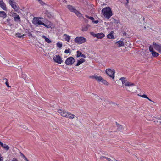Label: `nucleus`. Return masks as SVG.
<instances>
[{
	"instance_id": "nucleus-1",
	"label": "nucleus",
	"mask_w": 161,
	"mask_h": 161,
	"mask_svg": "<svg viewBox=\"0 0 161 161\" xmlns=\"http://www.w3.org/2000/svg\"><path fill=\"white\" fill-rule=\"evenodd\" d=\"M58 112L60 113V114L62 116L67 118H68L70 119H73L75 118V116L71 113L66 111L64 110L59 109Z\"/></svg>"
},
{
	"instance_id": "nucleus-2",
	"label": "nucleus",
	"mask_w": 161,
	"mask_h": 161,
	"mask_svg": "<svg viewBox=\"0 0 161 161\" xmlns=\"http://www.w3.org/2000/svg\"><path fill=\"white\" fill-rule=\"evenodd\" d=\"M41 19L42 18L41 17H34L32 20V23L36 26H38L39 25H42L45 26L47 28H51L50 26L46 25V24L43 23L42 21H41L40 20V19Z\"/></svg>"
},
{
	"instance_id": "nucleus-3",
	"label": "nucleus",
	"mask_w": 161,
	"mask_h": 161,
	"mask_svg": "<svg viewBox=\"0 0 161 161\" xmlns=\"http://www.w3.org/2000/svg\"><path fill=\"white\" fill-rule=\"evenodd\" d=\"M102 12L104 16L108 19H109L112 15V12L109 7L104 8L102 9Z\"/></svg>"
},
{
	"instance_id": "nucleus-4",
	"label": "nucleus",
	"mask_w": 161,
	"mask_h": 161,
	"mask_svg": "<svg viewBox=\"0 0 161 161\" xmlns=\"http://www.w3.org/2000/svg\"><path fill=\"white\" fill-rule=\"evenodd\" d=\"M127 86L128 88H126L127 90L131 92H135L137 89V86L131 82H130L129 84H128Z\"/></svg>"
},
{
	"instance_id": "nucleus-5",
	"label": "nucleus",
	"mask_w": 161,
	"mask_h": 161,
	"mask_svg": "<svg viewBox=\"0 0 161 161\" xmlns=\"http://www.w3.org/2000/svg\"><path fill=\"white\" fill-rule=\"evenodd\" d=\"M86 39L83 37H77L74 39L75 42L79 44H81L85 42Z\"/></svg>"
},
{
	"instance_id": "nucleus-6",
	"label": "nucleus",
	"mask_w": 161,
	"mask_h": 161,
	"mask_svg": "<svg viewBox=\"0 0 161 161\" xmlns=\"http://www.w3.org/2000/svg\"><path fill=\"white\" fill-rule=\"evenodd\" d=\"M106 73L109 75L113 79L114 78V74L115 71L114 69H108L106 70Z\"/></svg>"
},
{
	"instance_id": "nucleus-7",
	"label": "nucleus",
	"mask_w": 161,
	"mask_h": 161,
	"mask_svg": "<svg viewBox=\"0 0 161 161\" xmlns=\"http://www.w3.org/2000/svg\"><path fill=\"white\" fill-rule=\"evenodd\" d=\"M67 8L71 12L75 13L77 16L80 17L81 16V14L72 6L68 5Z\"/></svg>"
},
{
	"instance_id": "nucleus-8",
	"label": "nucleus",
	"mask_w": 161,
	"mask_h": 161,
	"mask_svg": "<svg viewBox=\"0 0 161 161\" xmlns=\"http://www.w3.org/2000/svg\"><path fill=\"white\" fill-rule=\"evenodd\" d=\"M75 61V59L72 57L68 58L65 60V64L68 65H71Z\"/></svg>"
},
{
	"instance_id": "nucleus-9",
	"label": "nucleus",
	"mask_w": 161,
	"mask_h": 161,
	"mask_svg": "<svg viewBox=\"0 0 161 161\" xmlns=\"http://www.w3.org/2000/svg\"><path fill=\"white\" fill-rule=\"evenodd\" d=\"M53 59L54 62L59 64H61L63 62L61 57L59 55H54Z\"/></svg>"
},
{
	"instance_id": "nucleus-10",
	"label": "nucleus",
	"mask_w": 161,
	"mask_h": 161,
	"mask_svg": "<svg viewBox=\"0 0 161 161\" xmlns=\"http://www.w3.org/2000/svg\"><path fill=\"white\" fill-rule=\"evenodd\" d=\"M154 48L153 47L152 45H150L149 47V50L150 52H151V54H152V56L154 57H158L159 54L155 51L154 50Z\"/></svg>"
},
{
	"instance_id": "nucleus-11",
	"label": "nucleus",
	"mask_w": 161,
	"mask_h": 161,
	"mask_svg": "<svg viewBox=\"0 0 161 161\" xmlns=\"http://www.w3.org/2000/svg\"><path fill=\"white\" fill-rule=\"evenodd\" d=\"M152 45L153 47L156 51H158L161 53V44L157 43L155 42H153Z\"/></svg>"
},
{
	"instance_id": "nucleus-12",
	"label": "nucleus",
	"mask_w": 161,
	"mask_h": 161,
	"mask_svg": "<svg viewBox=\"0 0 161 161\" xmlns=\"http://www.w3.org/2000/svg\"><path fill=\"white\" fill-rule=\"evenodd\" d=\"M9 3L12 8L16 11H17L18 10V7L17 6L16 3L14 1V0H8Z\"/></svg>"
},
{
	"instance_id": "nucleus-13",
	"label": "nucleus",
	"mask_w": 161,
	"mask_h": 161,
	"mask_svg": "<svg viewBox=\"0 0 161 161\" xmlns=\"http://www.w3.org/2000/svg\"><path fill=\"white\" fill-rule=\"evenodd\" d=\"M125 78L124 77H121L120 79V80H122V82L123 84H124L125 86H128V84H129L130 82L127 81L125 80Z\"/></svg>"
},
{
	"instance_id": "nucleus-14",
	"label": "nucleus",
	"mask_w": 161,
	"mask_h": 161,
	"mask_svg": "<svg viewBox=\"0 0 161 161\" xmlns=\"http://www.w3.org/2000/svg\"><path fill=\"white\" fill-rule=\"evenodd\" d=\"M0 7L4 10H6L7 8L5 4L3 1V0H0Z\"/></svg>"
},
{
	"instance_id": "nucleus-15",
	"label": "nucleus",
	"mask_w": 161,
	"mask_h": 161,
	"mask_svg": "<svg viewBox=\"0 0 161 161\" xmlns=\"http://www.w3.org/2000/svg\"><path fill=\"white\" fill-rule=\"evenodd\" d=\"M95 35V37L98 39H102L105 36L104 34L102 33L96 34Z\"/></svg>"
},
{
	"instance_id": "nucleus-16",
	"label": "nucleus",
	"mask_w": 161,
	"mask_h": 161,
	"mask_svg": "<svg viewBox=\"0 0 161 161\" xmlns=\"http://www.w3.org/2000/svg\"><path fill=\"white\" fill-rule=\"evenodd\" d=\"M0 145L4 149L6 150H8L9 149V147L6 144H3L2 142L0 141Z\"/></svg>"
},
{
	"instance_id": "nucleus-17",
	"label": "nucleus",
	"mask_w": 161,
	"mask_h": 161,
	"mask_svg": "<svg viewBox=\"0 0 161 161\" xmlns=\"http://www.w3.org/2000/svg\"><path fill=\"white\" fill-rule=\"evenodd\" d=\"M63 36L64 37V39L65 41L69 42H70V40L71 38V37L70 36L66 34H64V35Z\"/></svg>"
},
{
	"instance_id": "nucleus-18",
	"label": "nucleus",
	"mask_w": 161,
	"mask_h": 161,
	"mask_svg": "<svg viewBox=\"0 0 161 161\" xmlns=\"http://www.w3.org/2000/svg\"><path fill=\"white\" fill-rule=\"evenodd\" d=\"M13 14L15 15V17L14 18V20L16 21H20V17L17 14V13H14Z\"/></svg>"
},
{
	"instance_id": "nucleus-19",
	"label": "nucleus",
	"mask_w": 161,
	"mask_h": 161,
	"mask_svg": "<svg viewBox=\"0 0 161 161\" xmlns=\"http://www.w3.org/2000/svg\"><path fill=\"white\" fill-rule=\"evenodd\" d=\"M92 78L95 79L98 82H100L102 77L101 76H97L96 75L92 76L91 77Z\"/></svg>"
},
{
	"instance_id": "nucleus-20",
	"label": "nucleus",
	"mask_w": 161,
	"mask_h": 161,
	"mask_svg": "<svg viewBox=\"0 0 161 161\" xmlns=\"http://www.w3.org/2000/svg\"><path fill=\"white\" fill-rule=\"evenodd\" d=\"M114 32L112 31L110 32V33L107 35V37L108 38L110 39H113L114 38V36L113 35V33Z\"/></svg>"
},
{
	"instance_id": "nucleus-21",
	"label": "nucleus",
	"mask_w": 161,
	"mask_h": 161,
	"mask_svg": "<svg viewBox=\"0 0 161 161\" xmlns=\"http://www.w3.org/2000/svg\"><path fill=\"white\" fill-rule=\"evenodd\" d=\"M77 55L76 56L77 57H79L80 56H81L82 57L86 58V57L85 56L82 54L81 52H80L79 51H77Z\"/></svg>"
},
{
	"instance_id": "nucleus-22",
	"label": "nucleus",
	"mask_w": 161,
	"mask_h": 161,
	"mask_svg": "<svg viewBox=\"0 0 161 161\" xmlns=\"http://www.w3.org/2000/svg\"><path fill=\"white\" fill-rule=\"evenodd\" d=\"M85 60L84 58H81L80 60H78V62L76 64V66H78L81 64L85 62Z\"/></svg>"
},
{
	"instance_id": "nucleus-23",
	"label": "nucleus",
	"mask_w": 161,
	"mask_h": 161,
	"mask_svg": "<svg viewBox=\"0 0 161 161\" xmlns=\"http://www.w3.org/2000/svg\"><path fill=\"white\" fill-rule=\"evenodd\" d=\"M89 25H84L82 27L81 30L83 31H87L88 28L90 27Z\"/></svg>"
},
{
	"instance_id": "nucleus-24",
	"label": "nucleus",
	"mask_w": 161,
	"mask_h": 161,
	"mask_svg": "<svg viewBox=\"0 0 161 161\" xmlns=\"http://www.w3.org/2000/svg\"><path fill=\"white\" fill-rule=\"evenodd\" d=\"M116 44H118V46L119 47L123 46L124 45V43L121 40L117 42Z\"/></svg>"
},
{
	"instance_id": "nucleus-25",
	"label": "nucleus",
	"mask_w": 161,
	"mask_h": 161,
	"mask_svg": "<svg viewBox=\"0 0 161 161\" xmlns=\"http://www.w3.org/2000/svg\"><path fill=\"white\" fill-rule=\"evenodd\" d=\"M42 37L44 39L45 41L47 43H50L52 42L50 40V39L46 37L45 36L43 35Z\"/></svg>"
},
{
	"instance_id": "nucleus-26",
	"label": "nucleus",
	"mask_w": 161,
	"mask_h": 161,
	"mask_svg": "<svg viewBox=\"0 0 161 161\" xmlns=\"http://www.w3.org/2000/svg\"><path fill=\"white\" fill-rule=\"evenodd\" d=\"M116 125H117V127H118L117 129L119 131L123 129V126L122 125L119 124L117 122H116Z\"/></svg>"
},
{
	"instance_id": "nucleus-27",
	"label": "nucleus",
	"mask_w": 161,
	"mask_h": 161,
	"mask_svg": "<svg viewBox=\"0 0 161 161\" xmlns=\"http://www.w3.org/2000/svg\"><path fill=\"white\" fill-rule=\"evenodd\" d=\"M0 16L3 18H5L6 16V14L4 11L0 12Z\"/></svg>"
},
{
	"instance_id": "nucleus-28",
	"label": "nucleus",
	"mask_w": 161,
	"mask_h": 161,
	"mask_svg": "<svg viewBox=\"0 0 161 161\" xmlns=\"http://www.w3.org/2000/svg\"><path fill=\"white\" fill-rule=\"evenodd\" d=\"M4 80H5V84L6 85L7 87L8 88L10 87H11L9 86L8 83V80L6 78H4L3 79V82H4Z\"/></svg>"
},
{
	"instance_id": "nucleus-29",
	"label": "nucleus",
	"mask_w": 161,
	"mask_h": 161,
	"mask_svg": "<svg viewBox=\"0 0 161 161\" xmlns=\"http://www.w3.org/2000/svg\"><path fill=\"white\" fill-rule=\"evenodd\" d=\"M101 80L100 82H102L103 84L106 85H108L109 84V83L108 82H107L106 80H104L103 78L102 79H101Z\"/></svg>"
},
{
	"instance_id": "nucleus-30",
	"label": "nucleus",
	"mask_w": 161,
	"mask_h": 161,
	"mask_svg": "<svg viewBox=\"0 0 161 161\" xmlns=\"http://www.w3.org/2000/svg\"><path fill=\"white\" fill-rule=\"evenodd\" d=\"M16 36L19 38H23L24 36V35H22L21 34L18 33H16Z\"/></svg>"
},
{
	"instance_id": "nucleus-31",
	"label": "nucleus",
	"mask_w": 161,
	"mask_h": 161,
	"mask_svg": "<svg viewBox=\"0 0 161 161\" xmlns=\"http://www.w3.org/2000/svg\"><path fill=\"white\" fill-rule=\"evenodd\" d=\"M57 46L59 48H61L62 47V44L59 42H58L57 43Z\"/></svg>"
},
{
	"instance_id": "nucleus-32",
	"label": "nucleus",
	"mask_w": 161,
	"mask_h": 161,
	"mask_svg": "<svg viewBox=\"0 0 161 161\" xmlns=\"http://www.w3.org/2000/svg\"><path fill=\"white\" fill-rule=\"evenodd\" d=\"M86 17L92 21L94 20V18L92 17H89L87 15H86Z\"/></svg>"
},
{
	"instance_id": "nucleus-33",
	"label": "nucleus",
	"mask_w": 161,
	"mask_h": 161,
	"mask_svg": "<svg viewBox=\"0 0 161 161\" xmlns=\"http://www.w3.org/2000/svg\"><path fill=\"white\" fill-rule=\"evenodd\" d=\"M70 49H66L64 51V53H70Z\"/></svg>"
},
{
	"instance_id": "nucleus-34",
	"label": "nucleus",
	"mask_w": 161,
	"mask_h": 161,
	"mask_svg": "<svg viewBox=\"0 0 161 161\" xmlns=\"http://www.w3.org/2000/svg\"><path fill=\"white\" fill-rule=\"evenodd\" d=\"M125 45L126 46H127L128 47H130V46L131 45V44L129 42L128 43H127V42H126V43L125 44Z\"/></svg>"
},
{
	"instance_id": "nucleus-35",
	"label": "nucleus",
	"mask_w": 161,
	"mask_h": 161,
	"mask_svg": "<svg viewBox=\"0 0 161 161\" xmlns=\"http://www.w3.org/2000/svg\"><path fill=\"white\" fill-rule=\"evenodd\" d=\"M22 77L24 79H25L26 77V75H25L24 73H23V72L22 73Z\"/></svg>"
},
{
	"instance_id": "nucleus-36",
	"label": "nucleus",
	"mask_w": 161,
	"mask_h": 161,
	"mask_svg": "<svg viewBox=\"0 0 161 161\" xmlns=\"http://www.w3.org/2000/svg\"><path fill=\"white\" fill-rule=\"evenodd\" d=\"M141 97L143 98H146L147 99L148 98V97H147V96L145 94H143L142 95V96H141Z\"/></svg>"
},
{
	"instance_id": "nucleus-37",
	"label": "nucleus",
	"mask_w": 161,
	"mask_h": 161,
	"mask_svg": "<svg viewBox=\"0 0 161 161\" xmlns=\"http://www.w3.org/2000/svg\"><path fill=\"white\" fill-rule=\"evenodd\" d=\"M90 34L91 35L93 36L94 37H95V35H96V34H95L93 32H91Z\"/></svg>"
},
{
	"instance_id": "nucleus-38",
	"label": "nucleus",
	"mask_w": 161,
	"mask_h": 161,
	"mask_svg": "<svg viewBox=\"0 0 161 161\" xmlns=\"http://www.w3.org/2000/svg\"><path fill=\"white\" fill-rule=\"evenodd\" d=\"M20 155L22 156L23 158H26V157L21 152L20 153Z\"/></svg>"
},
{
	"instance_id": "nucleus-39",
	"label": "nucleus",
	"mask_w": 161,
	"mask_h": 161,
	"mask_svg": "<svg viewBox=\"0 0 161 161\" xmlns=\"http://www.w3.org/2000/svg\"><path fill=\"white\" fill-rule=\"evenodd\" d=\"M106 158V157L104 156H102L100 157V159L101 160H103V158Z\"/></svg>"
},
{
	"instance_id": "nucleus-40",
	"label": "nucleus",
	"mask_w": 161,
	"mask_h": 161,
	"mask_svg": "<svg viewBox=\"0 0 161 161\" xmlns=\"http://www.w3.org/2000/svg\"><path fill=\"white\" fill-rule=\"evenodd\" d=\"M3 157L1 154H0V161H3Z\"/></svg>"
},
{
	"instance_id": "nucleus-41",
	"label": "nucleus",
	"mask_w": 161,
	"mask_h": 161,
	"mask_svg": "<svg viewBox=\"0 0 161 161\" xmlns=\"http://www.w3.org/2000/svg\"><path fill=\"white\" fill-rule=\"evenodd\" d=\"M92 22L93 23H95V24H97V23H98V20H93L92 21Z\"/></svg>"
},
{
	"instance_id": "nucleus-42",
	"label": "nucleus",
	"mask_w": 161,
	"mask_h": 161,
	"mask_svg": "<svg viewBox=\"0 0 161 161\" xmlns=\"http://www.w3.org/2000/svg\"><path fill=\"white\" fill-rule=\"evenodd\" d=\"M11 161H18V160L16 158H14Z\"/></svg>"
},
{
	"instance_id": "nucleus-43",
	"label": "nucleus",
	"mask_w": 161,
	"mask_h": 161,
	"mask_svg": "<svg viewBox=\"0 0 161 161\" xmlns=\"http://www.w3.org/2000/svg\"><path fill=\"white\" fill-rule=\"evenodd\" d=\"M10 21V19L9 18H8L7 19V22L8 23H9Z\"/></svg>"
},
{
	"instance_id": "nucleus-44",
	"label": "nucleus",
	"mask_w": 161,
	"mask_h": 161,
	"mask_svg": "<svg viewBox=\"0 0 161 161\" xmlns=\"http://www.w3.org/2000/svg\"><path fill=\"white\" fill-rule=\"evenodd\" d=\"M126 4H127L129 3V0H126Z\"/></svg>"
},
{
	"instance_id": "nucleus-45",
	"label": "nucleus",
	"mask_w": 161,
	"mask_h": 161,
	"mask_svg": "<svg viewBox=\"0 0 161 161\" xmlns=\"http://www.w3.org/2000/svg\"><path fill=\"white\" fill-rule=\"evenodd\" d=\"M24 159L26 161H29L27 159V158L26 157Z\"/></svg>"
},
{
	"instance_id": "nucleus-46",
	"label": "nucleus",
	"mask_w": 161,
	"mask_h": 161,
	"mask_svg": "<svg viewBox=\"0 0 161 161\" xmlns=\"http://www.w3.org/2000/svg\"><path fill=\"white\" fill-rule=\"evenodd\" d=\"M147 99H148L149 101H152L148 97V98H147Z\"/></svg>"
},
{
	"instance_id": "nucleus-47",
	"label": "nucleus",
	"mask_w": 161,
	"mask_h": 161,
	"mask_svg": "<svg viewBox=\"0 0 161 161\" xmlns=\"http://www.w3.org/2000/svg\"><path fill=\"white\" fill-rule=\"evenodd\" d=\"M105 158L107 160H108V159L109 158L106 157V158Z\"/></svg>"
},
{
	"instance_id": "nucleus-48",
	"label": "nucleus",
	"mask_w": 161,
	"mask_h": 161,
	"mask_svg": "<svg viewBox=\"0 0 161 161\" xmlns=\"http://www.w3.org/2000/svg\"><path fill=\"white\" fill-rule=\"evenodd\" d=\"M105 158L107 160H108V159L109 158L106 157V158Z\"/></svg>"
},
{
	"instance_id": "nucleus-49",
	"label": "nucleus",
	"mask_w": 161,
	"mask_h": 161,
	"mask_svg": "<svg viewBox=\"0 0 161 161\" xmlns=\"http://www.w3.org/2000/svg\"><path fill=\"white\" fill-rule=\"evenodd\" d=\"M111 159L110 158H109L108 159V161H110V160H111Z\"/></svg>"
},
{
	"instance_id": "nucleus-50",
	"label": "nucleus",
	"mask_w": 161,
	"mask_h": 161,
	"mask_svg": "<svg viewBox=\"0 0 161 161\" xmlns=\"http://www.w3.org/2000/svg\"><path fill=\"white\" fill-rule=\"evenodd\" d=\"M32 34L31 33H30L29 34V36H31Z\"/></svg>"
},
{
	"instance_id": "nucleus-51",
	"label": "nucleus",
	"mask_w": 161,
	"mask_h": 161,
	"mask_svg": "<svg viewBox=\"0 0 161 161\" xmlns=\"http://www.w3.org/2000/svg\"><path fill=\"white\" fill-rule=\"evenodd\" d=\"M95 97H98V96L97 95H95Z\"/></svg>"
},
{
	"instance_id": "nucleus-52",
	"label": "nucleus",
	"mask_w": 161,
	"mask_h": 161,
	"mask_svg": "<svg viewBox=\"0 0 161 161\" xmlns=\"http://www.w3.org/2000/svg\"><path fill=\"white\" fill-rule=\"evenodd\" d=\"M159 123H160V124H161V121H160V122H159Z\"/></svg>"
}]
</instances>
